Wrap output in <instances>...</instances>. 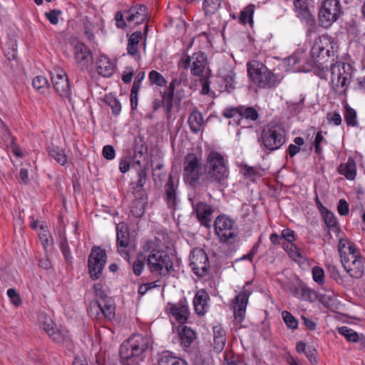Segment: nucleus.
I'll return each instance as SVG.
<instances>
[{"label": "nucleus", "instance_id": "f3484780", "mask_svg": "<svg viewBox=\"0 0 365 365\" xmlns=\"http://www.w3.org/2000/svg\"><path fill=\"white\" fill-rule=\"evenodd\" d=\"M74 57L77 66L81 69H88L93 62L91 50L82 42H78L75 45Z\"/></svg>", "mask_w": 365, "mask_h": 365}, {"label": "nucleus", "instance_id": "a878e982", "mask_svg": "<svg viewBox=\"0 0 365 365\" xmlns=\"http://www.w3.org/2000/svg\"><path fill=\"white\" fill-rule=\"evenodd\" d=\"M38 319L42 329L48 334V335L52 337L53 341L62 342L64 340V336L62 333L59 331L55 330L54 323L50 317L42 314L39 316Z\"/></svg>", "mask_w": 365, "mask_h": 365}, {"label": "nucleus", "instance_id": "c9c22d12", "mask_svg": "<svg viewBox=\"0 0 365 365\" xmlns=\"http://www.w3.org/2000/svg\"><path fill=\"white\" fill-rule=\"evenodd\" d=\"M180 345L186 349L189 348L191 344L196 338L195 332L187 326H184L179 331Z\"/></svg>", "mask_w": 365, "mask_h": 365}, {"label": "nucleus", "instance_id": "6e6552de", "mask_svg": "<svg viewBox=\"0 0 365 365\" xmlns=\"http://www.w3.org/2000/svg\"><path fill=\"white\" fill-rule=\"evenodd\" d=\"M333 41L328 36H322L317 38L311 49V56L313 58L312 63L319 68L323 73H327L328 68L324 66L322 61L325 57H329L334 53ZM327 73H325L326 75Z\"/></svg>", "mask_w": 365, "mask_h": 365}, {"label": "nucleus", "instance_id": "2f4dec72", "mask_svg": "<svg viewBox=\"0 0 365 365\" xmlns=\"http://www.w3.org/2000/svg\"><path fill=\"white\" fill-rule=\"evenodd\" d=\"M337 170L346 179L353 180L356 175V165L354 160L352 158H349L346 163L339 165Z\"/></svg>", "mask_w": 365, "mask_h": 365}, {"label": "nucleus", "instance_id": "864d4df0", "mask_svg": "<svg viewBox=\"0 0 365 365\" xmlns=\"http://www.w3.org/2000/svg\"><path fill=\"white\" fill-rule=\"evenodd\" d=\"M308 26V31L312 32L315 31L316 20L314 16L309 12V10L299 14Z\"/></svg>", "mask_w": 365, "mask_h": 365}, {"label": "nucleus", "instance_id": "f257e3e1", "mask_svg": "<svg viewBox=\"0 0 365 365\" xmlns=\"http://www.w3.org/2000/svg\"><path fill=\"white\" fill-rule=\"evenodd\" d=\"M202 185L207 189L220 190L227 184L229 177L227 160L218 152L211 151L204 165Z\"/></svg>", "mask_w": 365, "mask_h": 365}, {"label": "nucleus", "instance_id": "de8ad7c7", "mask_svg": "<svg viewBox=\"0 0 365 365\" xmlns=\"http://www.w3.org/2000/svg\"><path fill=\"white\" fill-rule=\"evenodd\" d=\"M338 332L351 342H356L359 340V334L352 329L343 326L338 329Z\"/></svg>", "mask_w": 365, "mask_h": 365}, {"label": "nucleus", "instance_id": "1a4fd4ad", "mask_svg": "<svg viewBox=\"0 0 365 365\" xmlns=\"http://www.w3.org/2000/svg\"><path fill=\"white\" fill-rule=\"evenodd\" d=\"M343 13L339 0H324L318 13L319 24L327 29L336 22Z\"/></svg>", "mask_w": 365, "mask_h": 365}, {"label": "nucleus", "instance_id": "423d86ee", "mask_svg": "<svg viewBox=\"0 0 365 365\" xmlns=\"http://www.w3.org/2000/svg\"><path fill=\"white\" fill-rule=\"evenodd\" d=\"M204 174V166L200 159L194 153L187 154L183 163L185 182L191 186H196L202 180Z\"/></svg>", "mask_w": 365, "mask_h": 365}, {"label": "nucleus", "instance_id": "4d7b16f0", "mask_svg": "<svg viewBox=\"0 0 365 365\" xmlns=\"http://www.w3.org/2000/svg\"><path fill=\"white\" fill-rule=\"evenodd\" d=\"M322 143H327L326 139L322 135V132L319 131L317 132L314 141V150L315 153L317 155H321L322 152V148L321 147Z\"/></svg>", "mask_w": 365, "mask_h": 365}, {"label": "nucleus", "instance_id": "09e8293b", "mask_svg": "<svg viewBox=\"0 0 365 365\" xmlns=\"http://www.w3.org/2000/svg\"><path fill=\"white\" fill-rule=\"evenodd\" d=\"M148 78L151 84L163 87L167 84L166 79L157 71L152 70L148 74Z\"/></svg>", "mask_w": 365, "mask_h": 365}, {"label": "nucleus", "instance_id": "79ce46f5", "mask_svg": "<svg viewBox=\"0 0 365 365\" xmlns=\"http://www.w3.org/2000/svg\"><path fill=\"white\" fill-rule=\"evenodd\" d=\"M240 112L242 113V121H255L259 118L257 110L251 106H239Z\"/></svg>", "mask_w": 365, "mask_h": 365}, {"label": "nucleus", "instance_id": "9b49d317", "mask_svg": "<svg viewBox=\"0 0 365 365\" xmlns=\"http://www.w3.org/2000/svg\"><path fill=\"white\" fill-rule=\"evenodd\" d=\"M106 260V250L100 247H93L88 260L89 274L93 279H98L101 277Z\"/></svg>", "mask_w": 365, "mask_h": 365}, {"label": "nucleus", "instance_id": "bb28decb", "mask_svg": "<svg viewBox=\"0 0 365 365\" xmlns=\"http://www.w3.org/2000/svg\"><path fill=\"white\" fill-rule=\"evenodd\" d=\"M292 295L299 299L314 302L317 299L316 293L303 283H299L290 287Z\"/></svg>", "mask_w": 365, "mask_h": 365}, {"label": "nucleus", "instance_id": "2eb2a0df", "mask_svg": "<svg viewBox=\"0 0 365 365\" xmlns=\"http://www.w3.org/2000/svg\"><path fill=\"white\" fill-rule=\"evenodd\" d=\"M341 262L349 277L355 279H360L364 275V259L357 252L354 255H349L348 257L344 258Z\"/></svg>", "mask_w": 365, "mask_h": 365}, {"label": "nucleus", "instance_id": "20e7f679", "mask_svg": "<svg viewBox=\"0 0 365 365\" xmlns=\"http://www.w3.org/2000/svg\"><path fill=\"white\" fill-rule=\"evenodd\" d=\"M247 73L252 81L260 88L276 87L281 81L279 76L274 74L264 65L257 61L247 63Z\"/></svg>", "mask_w": 365, "mask_h": 365}, {"label": "nucleus", "instance_id": "3c124183", "mask_svg": "<svg viewBox=\"0 0 365 365\" xmlns=\"http://www.w3.org/2000/svg\"><path fill=\"white\" fill-rule=\"evenodd\" d=\"M282 317L287 326L291 329H296L298 327V320L288 311L282 312Z\"/></svg>", "mask_w": 365, "mask_h": 365}, {"label": "nucleus", "instance_id": "7c9ffc66", "mask_svg": "<svg viewBox=\"0 0 365 365\" xmlns=\"http://www.w3.org/2000/svg\"><path fill=\"white\" fill-rule=\"evenodd\" d=\"M134 200L132 202L130 207V212L136 218L141 217L145 210V207L148 204V195L141 196L133 195Z\"/></svg>", "mask_w": 365, "mask_h": 365}, {"label": "nucleus", "instance_id": "0e129e2a", "mask_svg": "<svg viewBox=\"0 0 365 365\" xmlns=\"http://www.w3.org/2000/svg\"><path fill=\"white\" fill-rule=\"evenodd\" d=\"M93 289L95 291V294L98 299L96 301H102L108 299L105 292L103 289V286L100 283H96L93 285Z\"/></svg>", "mask_w": 365, "mask_h": 365}, {"label": "nucleus", "instance_id": "ea45409f", "mask_svg": "<svg viewBox=\"0 0 365 365\" xmlns=\"http://www.w3.org/2000/svg\"><path fill=\"white\" fill-rule=\"evenodd\" d=\"M255 6L252 4L247 5L245 6L242 11H241L240 16H239V22L243 25L249 24L250 26H252L253 21V14L255 12Z\"/></svg>", "mask_w": 365, "mask_h": 365}, {"label": "nucleus", "instance_id": "cd10ccee", "mask_svg": "<svg viewBox=\"0 0 365 365\" xmlns=\"http://www.w3.org/2000/svg\"><path fill=\"white\" fill-rule=\"evenodd\" d=\"M213 350L220 353L225 348L226 344V331L221 324H217L213 326Z\"/></svg>", "mask_w": 365, "mask_h": 365}, {"label": "nucleus", "instance_id": "4c0bfd02", "mask_svg": "<svg viewBox=\"0 0 365 365\" xmlns=\"http://www.w3.org/2000/svg\"><path fill=\"white\" fill-rule=\"evenodd\" d=\"M158 364V365H187L185 360L172 355L169 351L162 353Z\"/></svg>", "mask_w": 365, "mask_h": 365}, {"label": "nucleus", "instance_id": "338daca9", "mask_svg": "<svg viewBox=\"0 0 365 365\" xmlns=\"http://www.w3.org/2000/svg\"><path fill=\"white\" fill-rule=\"evenodd\" d=\"M173 96L164 93L162 98V105L166 108L167 112H170L173 108Z\"/></svg>", "mask_w": 365, "mask_h": 365}, {"label": "nucleus", "instance_id": "4468645a", "mask_svg": "<svg viewBox=\"0 0 365 365\" xmlns=\"http://www.w3.org/2000/svg\"><path fill=\"white\" fill-rule=\"evenodd\" d=\"M50 74L56 93L62 98H68V76L66 71L55 67Z\"/></svg>", "mask_w": 365, "mask_h": 365}, {"label": "nucleus", "instance_id": "c85d7f7f", "mask_svg": "<svg viewBox=\"0 0 365 365\" xmlns=\"http://www.w3.org/2000/svg\"><path fill=\"white\" fill-rule=\"evenodd\" d=\"M165 200L169 208L174 209L178 203L177 186L174 185V180L170 175L165 185Z\"/></svg>", "mask_w": 365, "mask_h": 365}, {"label": "nucleus", "instance_id": "f704fd0d", "mask_svg": "<svg viewBox=\"0 0 365 365\" xmlns=\"http://www.w3.org/2000/svg\"><path fill=\"white\" fill-rule=\"evenodd\" d=\"M192 58L193 59V63L191 73L194 76H200L204 71L206 57L203 53L198 52L195 53Z\"/></svg>", "mask_w": 365, "mask_h": 365}, {"label": "nucleus", "instance_id": "393cba45", "mask_svg": "<svg viewBox=\"0 0 365 365\" xmlns=\"http://www.w3.org/2000/svg\"><path fill=\"white\" fill-rule=\"evenodd\" d=\"M38 319L42 329L48 334V335L52 337L53 341L62 342L64 340V336L62 333L59 331L55 330L54 323L50 317L42 314L39 316Z\"/></svg>", "mask_w": 365, "mask_h": 365}, {"label": "nucleus", "instance_id": "c03bdc74", "mask_svg": "<svg viewBox=\"0 0 365 365\" xmlns=\"http://www.w3.org/2000/svg\"><path fill=\"white\" fill-rule=\"evenodd\" d=\"M344 120L348 126L358 127L359 122L356 110L350 107L347 103L344 105Z\"/></svg>", "mask_w": 365, "mask_h": 365}, {"label": "nucleus", "instance_id": "dca6fc26", "mask_svg": "<svg viewBox=\"0 0 365 365\" xmlns=\"http://www.w3.org/2000/svg\"><path fill=\"white\" fill-rule=\"evenodd\" d=\"M166 311L180 324L187 322L190 314L189 304L185 297L181 298L176 303H168Z\"/></svg>", "mask_w": 365, "mask_h": 365}, {"label": "nucleus", "instance_id": "774afa93", "mask_svg": "<svg viewBox=\"0 0 365 365\" xmlns=\"http://www.w3.org/2000/svg\"><path fill=\"white\" fill-rule=\"evenodd\" d=\"M103 156L107 160H113L115 158V152L112 145H105L102 150Z\"/></svg>", "mask_w": 365, "mask_h": 365}, {"label": "nucleus", "instance_id": "473e14b6", "mask_svg": "<svg viewBox=\"0 0 365 365\" xmlns=\"http://www.w3.org/2000/svg\"><path fill=\"white\" fill-rule=\"evenodd\" d=\"M136 169L138 179L137 182L133 184V195L140 196L141 194V196H143V195H147L144 188V185L147 180L146 168L140 167Z\"/></svg>", "mask_w": 365, "mask_h": 365}, {"label": "nucleus", "instance_id": "a19ab883", "mask_svg": "<svg viewBox=\"0 0 365 365\" xmlns=\"http://www.w3.org/2000/svg\"><path fill=\"white\" fill-rule=\"evenodd\" d=\"M282 247L289 255V256L294 261L304 258L303 254L300 248L293 242H282Z\"/></svg>", "mask_w": 365, "mask_h": 365}, {"label": "nucleus", "instance_id": "0eeeda50", "mask_svg": "<svg viewBox=\"0 0 365 365\" xmlns=\"http://www.w3.org/2000/svg\"><path fill=\"white\" fill-rule=\"evenodd\" d=\"M215 234L219 237L220 242L232 245L238 236V228L235 222L230 217L220 215L214 222Z\"/></svg>", "mask_w": 365, "mask_h": 365}, {"label": "nucleus", "instance_id": "ddd939ff", "mask_svg": "<svg viewBox=\"0 0 365 365\" xmlns=\"http://www.w3.org/2000/svg\"><path fill=\"white\" fill-rule=\"evenodd\" d=\"M115 307L113 300L108 298L102 301H93L90 304L91 316L100 319L101 316L109 321L115 319Z\"/></svg>", "mask_w": 365, "mask_h": 365}, {"label": "nucleus", "instance_id": "37998d69", "mask_svg": "<svg viewBox=\"0 0 365 365\" xmlns=\"http://www.w3.org/2000/svg\"><path fill=\"white\" fill-rule=\"evenodd\" d=\"M321 215L324 221V223L329 230L336 232L339 231V229L338 227L336 218L331 212H330L329 210H327L326 211L321 213Z\"/></svg>", "mask_w": 365, "mask_h": 365}, {"label": "nucleus", "instance_id": "a18cd8bd", "mask_svg": "<svg viewBox=\"0 0 365 365\" xmlns=\"http://www.w3.org/2000/svg\"><path fill=\"white\" fill-rule=\"evenodd\" d=\"M222 0H204L202 3V9L205 15H212L221 6Z\"/></svg>", "mask_w": 365, "mask_h": 365}, {"label": "nucleus", "instance_id": "f03ea898", "mask_svg": "<svg viewBox=\"0 0 365 365\" xmlns=\"http://www.w3.org/2000/svg\"><path fill=\"white\" fill-rule=\"evenodd\" d=\"M151 346L150 339L141 334L133 335L120 347V357L123 365H139L144 358V352Z\"/></svg>", "mask_w": 365, "mask_h": 365}, {"label": "nucleus", "instance_id": "e433bc0d", "mask_svg": "<svg viewBox=\"0 0 365 365\" xmlns=\"http://www.w3.org/2000/svg\"><path fill=\"white\" fill-rule=\"evenodd\" d=\"M222 115L227 119H232V122L236 125H242V113L239 106L237 107H228L224 109Z\"/></svg>", "mask_w": 365, "mask_h": 365}, {"label": "nucleus", "instance_id": "8fccbe9b", "mask_svg": "<svg viewBox=\"0 0 365 365\" xmlns=\"http://www.w3.org/2000/svg\"><path fill=\"white\" fill-rule=\"evenodd\" d=\"M33 86L39 92L43 93L45 90L48 88V80L43 76H37L33 79Z\"/></svg>", "mask_w": 365, "mask_h": 365}, {"label": "nucleus", "instance_id": "7ed1b4c3", "mask_svg": "<svg viewBox=\"0 0 365 365\" xmlns=\"http://www.w3.org/2000/svg\"><path fill=\"white\" fill-rule=\"evenodd\" d=\"M286 135L282 124L271 121L263 127L257 141L264 152L271 153L286 143Z\"/></svg>", "mask_w": 365, "mask_h": 365}, {"label": "nucleus", "instance_id": "9d476101", "mask_svg": "<svg viewBox=\"0 0 365 365\" xmlns=\"http://www.w3.org/2000/svg\"><path fill=\"white\" fill-rule=\"evenodd\" d=\"M147 264L151 272H158L165 275L173 270L170 256L161 250H153L147 257Z\"/></svg>", "mask_w": 365, "mask_h": 365}, {"label": "nucleus", "instance_id": "6e6d98bb", "mask_svg": "<svg viewBox=\"0 0 365 365\" xmlns=\"http://www.w3.org/2000/svg\"><path fill=\"white\" fill-rule=\"evenodd\" d=\"M225 89L227 92L231 93L235 89V73L233 71L229 72L224 78Z\"/></svg>", "mask_w": 365, "mask_h": 365}, {"label": "nucleus", "instance_id": "aec40b11", "mask_svg": "<svg viewBox=\"0 0 365 365\" xmlns=\"http://www.w3.org/2000/svg\"><path fill=\"white\" fill-rule=\"evenodd\" d=\"M210 299V296L205 289H201L196 292L193 298V306L197 315L203 316L208 312Z\"/></svg>", "mask_w": 365, "mask_h": 365}, {"label": "nucleus", "instance_id": "6ab92c4d", "mask_svg": "<svg viewBox=\"0 0 365 365\" xmlns=\"http://www.w3.org/2000/svg\"><path fill=\"white\" fill-rule=\"evenodd\" d=\"M125 19L129 24H140L147 21L148 8L143 4H137L125 10Z\"/></svg>", "mask_w": 365, "mask_h": 365}, {"label": "nucleus", "instance_id": "603ef678", "mask_svg": "<svg viewBox=\"0 0 365 365\" xmlns=\"http://www.w3.org/2000/svg\"><path fill=\"white\" fill-rule=\"evenodd\" d=\"M294 143V144H290L288 148V154L290 158H293L300 151V146L304 144V140L302 137H296Z\"/></svg>", "mask_w": 365, "mask_h": 365}, {"label": "nucleus", "instance_id": "13d9d810", "mask_svg": "<svg viewBox=\"0 0 365 365\" xmlns=\"http://www.w3.org/2000/svg\"><path fill=\"white\" fill-rule=\"evenodd\" d=\"M282 242H293L296 240V235L294 230L286 228L282 231Z\"/></svg>", "mask_w": 365, "mask_h": 365}, {"label": "nucleus", "instance_id": "72a5a7b5", "mask_svg": "<svg viewBox=\"0 0 365 365\" xmlns=\"http://www.w3.org/2000/svg\"><path fill=\"white\" fill-rule=\"evenodd\" d=\"M190 130L193 133L200 131L204 123L202 114L197 110H194L190 114L187 120Z\"/></svg>", "mask_w": 365, "mask_h": 365}, {"label": "nucleus", "instance_id": "052dcab7", "mask_svg": "<svg viewBox=\"0 0 365 365\" xmlns=\"http://www.w3.org/2000/svg\"><path fill=\"white\" fill-rule=\"evenodd\" d=\"M126 14H125V11H117L115 15V20L116 26L119 29H124L126 27Z\"/></svg>", "mask_w": 365, "mask_h": 365}, {"label": "nucleus", "instance_id": "f8f14e48", "mask_svg": "<svg viewBox=\"0 0 365 365\" xmlns=\"http://www.w3.org/2000/svg\"><path fill=\"white\" fill-rule=\"evenodd\" d=\"M190 267L199 278L207 276L210 271V263L206 252L202 248H194L190 256Z\"/></svg>", "mask_w": 365, "mask_h": 365}, {"label": "nucleus", "instance_id": "5fc2aeb1", "mask_svg": "<svg viewBox=\"0 0 365 365\" xmlns=\"http://www.w3.org/2000/svg\"><path fill=\"white\" fill-rule=\"evenodd\" d=\"M312 278L315 282H317L319 285H322L324 284V271L322 267L319 266H314L312 268Z\"/></svg>", "mask_w": 365, "mask_h": 365}, {"label": "nucleus", "instance_id": "e2e57ef3", "mask_svg": "<svg viewBox=\"0 0 365 365\" xmlns=\"http://www.w3.org/2000/svg\"><path fill=\"white\" fill-rule=\"evenodd\" d=\"M61 14V11L58 9H53L49 12L45 14L47 19L52 24H57L58 22V17Z\"/></svg>", "mask_w": 365, "mask_h": 365}, {"label": "nucleus", "instance_id": "4be33fe9", "mask_svg": "<svg viewBox=\"0 0 365 365\" xmlns=\"http://www.w3.org/2000/svg\"><path fill=\"white\" fill-rule=\"evenodd\" d=\"M195 211L200 224L207 228L210 227L212 215L214 212L213 208L206 203L200 202L195 205Z\"/></svg>", "mask_w": 365, "mask_h": 365}, {"label": "nucleus", "instance_id": "5701e85b", "mask_svg": "<svg viewBox=\"0 0 365 365\" xmlns=\"http://www.w3.org/2000/svg\"><path fill=\"white\" fill-rule=\"evenodd\" d=\"M56 235L62 253L64 255L65 259L67 261L68 257V246L66 237V225L64 223L61 216L58 217L56 225Z\"/></svg>", "mask_w": 365, "mask_h": 365}, {"label": "nucleus", "instance_id": "bf43d9fd", "mask_svg": "<svg viewBox=\"0 0 365 365\" xmlns=\"http://www.w3.org/2000/svg\"><path fill=\"white\" fill-rule=\"evenodd\" d=\"M7 295L9 297L11 303L18 307L21 304V299L15 289L10 288L7 290Z\"/></svg>", "mask_w": 365, "mask_h": 365}, {"label": "nucleus", "instance_id": "a211bd4d", "mask_svg": "<svg viewBox=\"0 0 365 365\" xmlns=\"http://www.w3.org/2000/svg\"><path fill=\"white\" fill-rule=\"evenodd\" d=\"M116 233L118 252L121 256L128 257L130 235L126 225L123 222L117 224Z\"/></svg>", "mask_w": 365, "mask_h": 365}, {"label": "nucleus", "instance_id": "b1692460", "mask_svg": "<svg viewBox=\"0 0 365 365\" xmlns=\"http://www.w3.org/2000/svg\"><path fill=\"white\" fill-rule=\"evenodd\" d=\"M38 319L42 329L48 334V335L52 337L53 341L62 342L64 340V336L62 333L59 331L55 330L54 323L50 317L42 314L39 316Z\"/></svg>", "mask_w": 365, "mask_h": 365}, {"label": "nucleus", "instance_id": "49530a36", "mask_svg": "<svg viewBox=\"0 0 365 365\" xmlns=\"http://www.w3.org/2000/svg\"><path fill=\"white\" fill-rule=\"evenodd\" d=\"M49 155L53 158L57 163L64 165L67 162V157L65 150L60 149L58 147H50L48 148Z\"/></svg>", "mask_w": 365, "mask_h": 365}, {"label": "nucleus", "instance_id": "69168bd1", "mask_svg": "<svg viewBox=\"0 0 365 365\" xmlns=\"http://www.w3.org/2000/svg\"><path fill=\"white\" fill-rule=\"evenodd\" d=\"M144 261H145V258H143L142 259L138 258L136 260H135V262H133V273L136 276H139L141 274V273L144 269V265H145Z\"/></svg>", "mask_w": 365, "mask_h": 365}, {"label": "nucleus", "instance_id": "39448f33", "mask_svg": "<svg viewBox=\"0 0 365 365\" xmlns=\"http://www.w3.org/2000/svg\"><path fill=\"white\" fill-rule=\"evenodd\" d=\"M350 69V65L343 62H336L330 66L331 88L336 94L344 96L345 99L347 96L348 81L351 76L349 72Z\"/></svg>", "mask_w": 365, "mask_h": 365}, {"label": "nucleus", "instance_id": "680f3d73", "mask_svg": "<svg viewBox=\"0 0 365 365\" xmlns=\"http://www.w3.org/2000/svg\"><path fill=\"white\" fill-rule=\"evenodd\" d=\"M304 354L312 364L314 365L317 364V351L314 346H308L307 351Z\"/></svg>", "mask_w": 365, "mask_h": 365}, {"label": "nucleus", "instance_id": "412c9836", "mask_svg": "<svg viewBox=\"0 0 365 365\" xmlns=\"http://www.w3.org/2000/svg\"><path fill=\"white\" fill-rule=\"evenodd\" d=\"M249 296L250 292L244 290L235 297V302L233 306L234 315L235 319L240 322L245 318Z\"/></svg>", "mask_w": 365, "mask_h": 365}, {"label": "nucleus", "instance_id": "58836bf2", "mask_svg": "<svg viewBox=\"0 0 365 365\" xmlns=\"http://www.w3.org/2000/svg\"><path fill=\"white\" fill-rule=\"evenodd\" d=\"M338 251L339 252L341 261L344 259V258L348 257L349 255H352L357 252L354 245L349 243L346 239L339 240Z\"/></svg>", "mask_w": 365, "mask_h": 365}, {"label": "nucleus", "instance_id": "c756f323", "mask_svg": "<svg viewBox=\"0 0 365 365\" xmlns=\"http://www.w3.org/2000/svg\"><path fill=\"white\" fill-rule=\"evenodd\" d=\"M96 70L100 76L108 78L113 73L114 65L108 57L101 56L96 61Z\"/></svg>", "mask_w": 365, "mask_h": 365}]
</instances>
